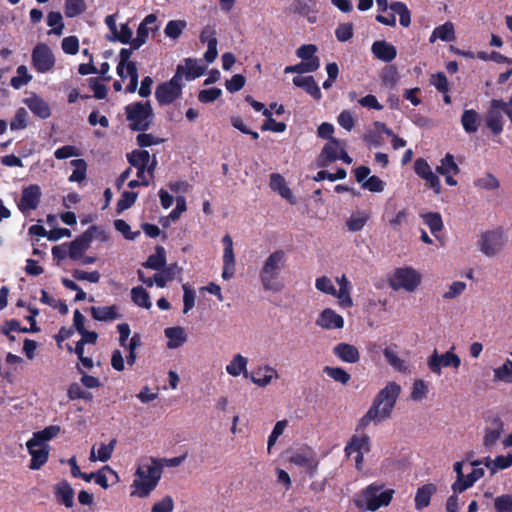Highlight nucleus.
I'll return each instance as SVG.
<instances>
[{
  "label": "nucleus",
  "instance_id": "obj_49",
  "mask_svg": "<svg viewBox=\"0 0 512 512\" xmlns=\"http://www.w3.org/2000/svg\"><path fill=\"white\" fill-rule=\"evenodd\" d=\"M436 171L442 176L446 174H458L459 167L456 164L453 155L448 153L441 160V163L439 166H437Z\"/></svg>",
  "mask_w": 512,
  "mask_h": 512
},
{
  "label": "nucleus",
  "instance_id": "obj_21",
  "mask_svg": "<svg viewBox=\"0 0 512 512\" xmlns=\"http://www.w3.org/2000/svg\"><path fill=\"white\" fill-rule=\"evenodd\" d=\"M315 324L325 330L342 329L344 327V318L331 308L322 310Z\"/></svg>",
  "mask_w": 512,
  "mask_h": 512
},
{
  "label": "nucleus",
  "instance_id": "obj_62",
  "mask_svg": "<svg viewBox=\"0 0 512 512\" xmlns=\"http://www.w3.org/2000/svg\"><path fill=\"white\" fill-rule=\"evenodd\" d=\"M475 186L484 190H496L499 181L492 174H486L475 181Z\"/></svg>",
  "mask_w": 512,
  "mask_h": 512
},
{
  "label": "nucleus",
  "instance_id": "obj_47",
  "mask_svg": "<svg viewBox=\"0 0 512 512\" xmlns=\"http://www.w3.org/2000/svg\"><path fill=\"white\" fill-rule=\"evenodd\" d=\"M467 288V284L463 281H454L450 283L442 294L445 301H450L461 296Z\"/></svg>",
  "mask_w": 512,
  "mask_h": 512
},
{
  "label": "nucleus",
  "instance_id": "obj_2",
  "mask_svg": "<svg viewBox=\"0 0 512 512\" xmlns=\"http://www.w3.org/2000/svg\"><path fill=\"white\" fill-rule=\"evenodd\" d=\"M163 469L161 460L150 458L140 463L130 486V496L147 498L157 487Z\"/></svg>",
  "mask_w": 512,
  "mask_h": 512
},
{
  "label": "nucleus",
  "instance_id": "obj_46",
  "mask_svg": "<svg viewBox=\"0 0 512 512\" xmlns=\"http://www.w3.org/2000/svg\"><path fill=\"white\" fill-rule=\"evenodd\" d=\"M323 372L335 382L341 383L342 385H346L351 379L350 374L341 367L325 366Z\"/></svg>",
  "mask_w": 512,
  "mask_h": 512
},
{
  "label": "nucleus",
  "instance_id": "obj_28",
  "mask_svg": "<svg viewBox=\"0 0 512 512\" xmlns=\"http://www.w3.org/2000/svg\"><path fill=\"white\" fill-rule=\"evenodd\" d=\"M371 218V213L367 210H353L345 220V226L349 232L361 231Z\"/></svg>",
  "mask_w": 512,
  "mask_h": 512
},
{
  "label": "nucleus",
  "instance_id": "obj_16",
  "mask_svg": "<svg viewBox=\"0 0 512 512\" xmlns=\"http://www.w3.org/2000/svg\"><path fill=\"white\" fill-rule=\"evenodd\" d=\"M289 462L304 468L306 471L313 473L318 465L315 452L308 447L294 450L290 453Z\"/></svg>",
  "mask_w": 512,
  "mask_h": 512
},
{
  "label": "nucleus",
  "instance_id": "obj_4",
  "mask_svg": "<svg viewBox=\"0 0 512 512\" xmlns=\"http://www.w3.org/2000/svg\"><path fill=\"white\" fill-rule=\"evenodd\" d=\"M395 490L382 483H372L355 494L354 505L362 512H375L390 505Z\"/></svg>",
  "mask_w": 512,
  "mask_h": 512
},
{
  "label": "nucleus",
  "instance_id": "obj_29",
  "mask_svg": "<svg viewBox=\"0 0 512 512\" xmlns=\"http://www.w3.org/2000/svg\"><path fill=\"white\" fill-rule=\"evenodd\" d=\"M247 366L248 358L240 353H236L225 366V370L226 373L231 377H238L243 375L245 378H248L249 372Z\"/></svg>",
  "mask_w": 512,
  "mask_h": 512
},
{
  "label": "nucleus",
  "instance_id": "obj_24",
  "mask_svg": "<svg viewBox=\"0 0 512 512\" xmlns=\"http://www.w3.org/2000/svg\"><path fill=\"white\" fill-rule=\"evenodd\" d=\"M483 464L490 470L492 475L496 474L499 470H504L512 466V453L506 455H498L494 459L486 457L483 460H475L471 465Z\"/></svg>",
  "mask_w": 512,
  "mask_h": 512
},
{
  "label": "nucleus",
  "instance_id": "obj_36",
  "mask_svg": "<svg viewBox=\"0 0 512 512\" xmlns=\"http://www.w3.org/2000/svg\"><path fill=\"white\" fill-rule=\"evenodd\" d=\"M472 466L474 467L473 470L471 471V473H469L468 475H466L464 477L463 482L456 481L452 485V489L454 490V492H463L464 490L473 486V484L476 481H478L479 479H481L484 476V473H485L484 469L479 467L480 465H472Z\"/></svg>",
  "mask_w": 512,
  "mask_h": 512
},
{
  "label": "nucleus",
  "instance_id": "obj_60",
  "mask_svg": "<svg viewBox=\"0 0 512 512\" xmlns=\"http://www.w3.org/2000/svg\"><path fill=\"white\" fill-rule=\"evenodd\" d=\"M287 420H281L276 422L271 434L268 437L267 441V449L270 452L271 448L275 445L278 438L283 434L285 428L287 427Z\"/></svg>",
  "mask_w": 512,
  "mask_h": 512
},
{
  "label": "nucleus",
  "instance_id": "obj_56",
  "mask_svg": "<svg viewBox=\"0 0 512 512\" xmlns=\"http://www.w3.org/2000/svg\"><path fill=\"white\" fill-rule=\"evenodd\" d=\"M47 24L52 27L50 34L61 35L63 32L64 24L62 15L59 12H50L47 16Z\"/></svg>",
  "mask_w": 512,
  "mask_h": 512
},
{
  "label": "nucleus",
  "instance_id": "obj_8",
  "mask_svg": "<svg viewBox=\"0 0 512 512\" xmlns=\"http://www.w3.org/2000/svg\"><path fill=\"white\" fill-rule=\"evenodd\" d=\"M461 365L460 357L455 353V347H451L444 353L434 350L428 357L427 366L436 375H441L443 368L458 370Z\"/></svg>",
  "mask_w": 512,
  "mask_h": 512
},
{
  "label": "nucleus",
  "instance_id": "obj_57",
  "mask_svg": "<svg viewBox=\"0 0 512 512\" xmlns=\"http://www.w3.org/2000/svg\"><path fill=\"white\" fill-rule=\"evenodd\" d=\"M185 27H186L185 21L171 20L167 23L164 32L167 37L176 39L181 35V33Z\"/></svg>",
  "mask_w": 512,
  "mask_h": 512
},
{
  "label": "nucleus",
  "instance_id": "obj_27",
  "mask_svg": "<svg viewBox=\"0 0 512 512\" xmlns=\"http://www.w3.org/2000/svg\"><path fill=\"white\" fill-rule=\"evenodd\" d=\"M164 335L167 339L166 346L169 349H178L188 340L185 328L181 326L167 327L164 329Z\"/></svg>",
  "mask_w": 512,
  "mask_h": 512
},
{
  "label": "nucleus",
  "instance_id": "obj_32",
  "mask_svg": "<svg viewBox=\"0 0 512 512\" xmlns=\"http://www.w3.org/2000/svg\"><path fill=\"white\" fill-rule=\"evenodd\" d=\"M24 103L33 114L41 119H47L51 116L49 104L40 96L33 94L24 100Z\"/></svg>",
  "mask_w": 512,
  "mask_h": 512
},
{
  "label": "nucleus",
  "instance_id": "obj_61",
  "mask_svg": "<svg viewBox=\"0 0 512 512\" xmlns=\"http://www.w3.org/2000/svg\"><path fill=\"white\" fill-rule=\"evenodd\" d=\"M315 287L318 291H320L322 293H325L328 295L336 294V288H335L332 280L330 278H328L327 276H321V277L316 278Z\"/></svg>",
  "mask_w": 512,
  "mask_h": 512
},
{
  "label": "nucleus",
  "instance_id": "obj_26",
  "mask_svg": "<svg viewBox=\"0 0 512 512\" xmlns=\"http://www.w3.org/2000/svg\"><path fill=\"white\" fill-rule=\"evenodd\" d=\"M333 354L342 362L354 364L360 360V352L358 348L349 343H338L333 349Z\"/></svg>",
  "mask_w": 512,
  "mask_h": 512
},
{
  "label": "nucleus",
  "instance_id": "obj_23",
  "mask_svg": "<svg viewBox=\"0 0 512 512\" xmlns=\"http://www.w3.org/2000/svg\"><path fill=\"white\" fill-rule=\"evenodd\" d=\"M41 195V189L38 185L32 184L25 187L22 191V197L18 204L19 209L22 212L35 210L39 205Z\"/></svg>",
  "mask_w": 512,
  "mask_h": 512
},
{
  "label": "nucleus",
  "instance_id": "obj_40",
  "mask_svg": "<svg viewBox=\"0 0 512 512\" xmlns=\"http://www.w3.org/2000/svg\"><path fill=\"white\" fill-rule=\"evenodd\" d=\"M384 357L389 365L399 372H406L408 369L405 360L401 359L397 353L396 346L386 347L383 351Z\"/></svg>",
  "mask_w": 512,
  "mask_h": 512
},
{
  "label": "nucleus",
  "instance_id": "obj_63",
  "mask_svg": "<svg viewBox=\"0 0 512 512\" xmlns=\"http://www.w3.org/2000/svg\"><path fill=\"white\" fill-rule=\"evenodd\" d=\"M494 506L497 512H512V496L505 494L497 497Z\"/></svg>",
  "mask_w": 512,
  "mask_h": 512
},
{
  "label": "nucleus",
  "instance_id": "obj_51",
  "mask_svg": "<svg viewBox=\"0 0 512 512\" xmlns=\"http://www.w3.org/2000/svg\"><path fill=\"white\" fill-rule=\"evenodd\" d=\"M74 167L72 174L69 176L70 182H81L86 177L87 165L83 159H75L70 162Z\"/></svg>",
  "mask_w": 512,
  "mask_h": 512
},
{
  "label": "nucleus",
  "instance_id": "obj_44",
  "mask_svg": "<svg viewBox=\"0 0 512 512\" xmlns=\"http://www.w3.org/2000/svg\"><path fill=\"white\" fill-rule=\"evenodd\" d=\"M132 301L139 307L150 309L152 302L149 293L141 286L132 288L131 290Z\"/></svg>",
  "mask_w": 512,
  "mask_h": 512
},
{
  "label": "nucleus",
  "instance_id": "obj_50",
  "mask_svg": "<svg viewBox=\"0 0 512 512\" xmlns=\"http://www.w3.org/2000/svg\"><path fill=\"white\" fill-rule=\"evenodd\" d=\"M494 379L506 383H512V360H506L501 366L493 370Z\"/></svg>",
  "mask_w": 512,
  "mask_h": 512
},
{
  "label": "nucleus",
  "instance_id": "obj_42",
  "mask_svg": "<svg viewBox=\"0 0 512 512\" xmlns=\"http://www.w3.org/2000/svg\"><path fill=\"white\" fill-rule=\"evenodd\" d=\"M503 431V424L499 421L493 426L486 428L483 437V445L488 449L492 448L500 439Z\"/></svg>",
  "mask_w": 512,
  "mask_h": 512
},
{
  "label": "nucleus",
  "instance_id": "obj_22",
  "mask_svg": "<svg viewBox=\"0 0 512 512\" xmlns=\"http://www.w3.org/2000/svg\"><path fill=\"white\" fill-rule=\"evenodd\" d=\"M206 67L201 64L200 60L187 58L183 64H179L176 68V74L183 80L190 81L200 77L205 72Z\"/></svg>",
  "mask_w": 512,
  "mask_h": 512
},
{
  "label": "nucleus",
  "instance_id": "obj_37",
  "mask_svg": "<svg viewBox=\"0 0 512 512\" xmlns=\"http://www.w3.org/2000/svg\"><path fill=\"white\" fill-rule=\"evenodd\" d=\"M92 317L97 321H113L121 317L116 305L91 307Z\"/></svg>",
  "mask_w": 512,
  "mask_h": 512
},
{
  "label": "nucleus",
  "instance_id": "obj_34",
  "mask_svg": "<svg viewBox=\"0 0 512 512\" xmlns=\"http://www.w3.org/2000/svg\"><path fill=\"white\" fill-rule=\"evenodd\" d=\"M293 84L303 88L311 97L321 99V90L312 76H297L293 78Z\"/></svg>",
  "mask_w": 512,
  "mask_h": 512
},
{
  "label": "nucleus",
  "instance_id": "obj_12",
  "mask_svg": "<svg viewBox=\"0 0 512 512\" xmlns=\"http://www.w3.org/2000/svg\"><path fill=\"white\" fill-rule=\"evenodd\" d=\"M505 240L501 230L486 231L480 235L479 250L487 257L496 256L504 247Z\"/></svg>",
  "mask_w": 512,
  "mask_h": 512
},
{
  "label": "nucleus",
  "instance_id": "obj_5",
  "mask_svg": "<svg viewBox=\"0 0 512 512\" xmlns=\"http://www.w3.org/2000/svg\"><path fill=\"white\" fill-rule=\"evenodd\" d=\"M286 261L287 256L283 250L272 252L264 260L259 272V278L265 291L280 292L283 289L279 275L285 267Z\"/></svg>",
  "mask_w": 512,
  "mask_h": 512
},
{
  "label": "nucleus",
  "instance_id": "obj_52",
  "mask_svg": "<svg viewBox=\"0 0 512 512\" xmlns=\"http://www.w3.org/2000/svg\"><path fill=\"white\" fill-rule=\"evenodd\" d=\"M264 116L267 118L262 124L261 129L263 131H272L276 133H282L286 130V124L283 122H277L272 118L270 110H264Z\"/></svg>",
  "mask_w": 512,
  "mask_h": 512
},
{
  "label": "nucleus",
  "instance_id": "obj_54",
  "mask_svg": "<svg viewBox=\"0 0 512 512\" xmlns=\"http://www.w3.org/2000/svg\"><path fill=\"white\" fill-rule=\"evenodd\" d=\"M86 9L84 0H66L65 2V15L69 18L76 17L83 13Z\"/></svg>",
  "mask_w": 512,
  "mask_h": 512
},
{
  "label": "nucleus",
  "instance_id": "obj_43",
  "mask_svg": "<svg viewBox=\"0 0 512 512\" xmlns=\"http://www.w3.org/2000/svg\"><path fill=\"white\" fill-rule=\"evenodd\" d=\"M89 246L88 241L83 237H78L68 245V255L73 260H79Z\"/></svg>",
  "mask_w": 512,
  "mask_h": 512
},
{
  "label": "nucleus",
  "instance_id": "obj_11",
  "mask_svg": "<svg viewBox=\"0 0 512 512\" xmlns=\"http://www.w3.org/2000/svg\"><path fill=\"white\" fill-rule=\"evenodd\" d=\"M31 61L34 69L39 73L52 71L56 62L51 48L45 43H39L34 47Z\"/></svg>",
  "mask_w": 512,
  "mask_h": 512
},
{
  "label": "nucleus",
  "instance_id": "obj_6",
  "mask_svg": "<svg viewBox=\"0 0 512 512\" xmlns=\"http://www.w3.org/2000/svg\"><path fill=\"white\" fill-rule=\"evenodd\" d=\"M422 274L412 266H401L392 271L388 277V284L394 291L403 290L414 293L422 283Z\"/></svg>",
  "mask_w": 512,
  "mask_h": 512
},
{
  "label": "nucleus",
  "instance_id": "obj_7",
  "mask_svg": "<svg viewBox=\"0 0 512 512\" xmlns=\"http://www.w3.org/2000/svg\"><path fill=\"white\" fill-rule=\"evenodd\" d=\"M129 126L133 130H146L153 118L152 107L149 102H136L125 107Z\"/></svg>",
  "mask_w": 512,
  "mask_h": 512
},
{
  "label": "nucleus",
  "instance_id": "obj_17",
  "mask_svg": "<svg viewBox=\"0 0 512 512\" xmlns=\"http://www.w3.org/2000/svg\"><path fill=\"white\" fill-rule=\"evenodd\" d=\"M223 245V270H222V278L224 280H230L235 274V253L233 249V239L229 234H226L222 238Z\"/></svg>",
  "mask_w": 512,
  "mask_h": 512
},
{
  "label": "nucleus",
  "instance_id": "obj_20",
  "mask_svg": "<svg viewBox=\"0 0 512 512\" xmlns=\"http://www.w3.org/2000/svg\"><path fill=\"white\" fill-rule=\"evenodd\" d=\"M157 17L155 14L147 15L140 23L136 37L131 41V48L136 50L144 45L148 39L150 31L158 29L156 25Z\"/></svg>",
  "mask_w": 512,
  "mask_h": 512
},
{
  "label": "nucleus",
  "instance_id": "obj_13",
  "mask_svg": "<svg viewBox=\"0 0 512 512\" xmlns=\"http://www.w3.org/2000/svg\"><path fill=\"white\" fill-rule=\"evenodd\" d=\"M370 451V438L365 435H354L345 447L348 457H354L355 466L358 470L362 468L364 454Z\"/></svg>",
  "mask_w": 512,
  "mask_h": 512
},
{
  "label": "nucleus",
  "instance_id": "obj_41",
  "mask_svg": "<svg viewBox=\"0 0 512 512\" xmlns=\"http://www.w3.org/2000/svg\"><path fill=\"white\" fill-rule=\"evenodd\" d=\"M461 124L466 133H475L480 124V115L473 109L465 110L461 117Z\"/></svg>",
  "mask_w": 512,
  "mask_h": 512
},
{
  "label": "nucleus",
  "instance_id": "obj_9",
  "mask_svg": "<svg viewBox=\"0 0 512 512\" xmlns=\"http://www.w3.org/2000/svg\"><path fill=\"white\" fill-rule=\"evenodd\" d=\"M183 80L176 73L174 76L156 87L155 98L160 105H169L181 98Z\"/></svg>",
  "mask_w": 512,
  "mask_h": 512
},
{
  "label": "nucleus",
  "instance_id": "obj_59",
  "mask_svg": "<svg viewBox=\"0 0 512 512\" xmlns=\"http://www.w3.org/2000/svg\"><path fill=\"white\" fill-rule=\"evenodd\" d=\"M138 194L133 191H124L117 202V211L119 213L130 208L136 201Z\"/></svg>",
  "mask_w": 512,
  "mask_h": 512
},
{
  "label": "nucleus",
  "instance_id": "obj_1",
  "mask_svg": "<svg viewBox=\"0 0 512 512\" xmlns=\"http://www.w3.org/2000/svg\"><path fill=\"white\" fill-rule=\"evenodd\" d=\"M401 386L394 381L388 382L375 396L371 407L360 420V426L370 423L380 424L389 419L400 395Z\"/></svg>",
  "mask_w": 512,
  "mask_h": 512
},
{
  "label": "nucleus",
  "instance_id": "obj_45",
  "mask_svg": "<svg viewBox=\"0 0 512 512\" xmlns=\"http://www.w3.org/2000/svg\"><path fill=\"white\" fill-rule=\"evenodd\" d=\"M166 263V253L162 246L156 247L154 254L147 259L145 266L153 270H160Z\"/></svg>",
  "mask_w": 512,
  "mask_h": 512
},
{
  "label": "nucleus",
  "instance_id": "obj_3",
  "mask_svg": "<svg viewBox=\"0 0 512 512\" xmlns=\"http://www.w3.org/2000/svg\"><path fill=\"white\" fill-rule=\"evenodd\" d=\"M61 431L59 425H49L32 434V437L26 442V448L31 456L29 464L31 470H39L48 461L50 453L48 442L57 438Z\"/></svg>",
  "mask_w": 512,
  "mask_h": 512
},
{
  "label": "nucleus",
  "instance_id": "obj_35",
  "mask_svg": "<svg viewBox=\"0 0 512 512\" xmlns=\"http://www.w3.org/2000/svg\"><path fill=\"white\" fill-rule=\"evenodd\" d=\"M436 492V486L434 484H425L419 487L415 494V509L422 510L429 506L431 497Z\"/></svg>",
  "mask_w": 512,
  "mask_h": 512
},
{
  "label": "nucleus",
  "instance_id": "obj_15",
  "mask_svg": "<svg viewBox=\"0 0 512 512\" xmlns=\"http://www.w3.org/2000/svg\"><path fill=\"white\" fill-rule=\"evenodd\" d=\"M279 377V373L275 367L269 364H263L257 366L251 373H249L248 378L256 386L265 388L273 381L278 380Z\"/></svg>",
  "mask_w": 512,
  "mask_h": 512
},
{
  "label": "nucleus",
  "instance_id": "obj_39",
  "mask_svg": "<svg viewBox=\"0 0 512 512\" xmlns=\"http://www.w3.org/2000/svg\"><path fill=\"white\" fill-rule=\"evenodd\" d=\"M438 39L445 42H450L455 39V30L453 23L446 22L433 30L429 38V42L434 43Z\"/></svg>",
  "mask_w": 512,
  "mask_h": 512
},
{
  "label": "nucleus",
  "instance_id": "obj_58",
  "mask_svg": "<svg viewBox=\"0 0 512 512\" xmlns=\"http://www.w3.org/2000/svg\"><path fill=\"white\" fill-rule=\"evenodd\" d=\"M110 39L113 41H119L123 44L131 45V41L134 39L133 32L128 24L125 23L120 26V29L117 30V33H115L114 36H111Z\"/></svg>",
  "mask_w": 512,
  "mask_h": 512
},
{
  "label": "nucleus",
  "instance_id": "obj_30",
  "mask_svg": "<svg viewBox=\"0 0 512 512\" xmlns=\"http://www.w3.org/2000/svg\"><path fill=\"white\" fill-rule=\"evenodd\" d=\"M54 495L60 504L67 508H72L74 505V490L72 486L65 480L58 482L53 487Z\"/></svg>",
  "mask_w": 512,
  "mask_h": 512
},
{
  "label": "nucleus",
  "instance_id": "obj_33",
  "mask_svg": "<svg viewBox=\"0 0 512 512\" xmlns=\"http://www.w3.org/2000/svg\"><path fill=\"white\" fill-rule=\"evenodd\" d=\"M269 185L270 188L277 192L282 198L292 204L295 203V198L282 175L278 173L271 174Z\"/></svg>",
  "mask_w": 512,
  "mask_h": 512
},
{
  "label": "nucleus",
  "instance_id": "obj_64",
  "mask_svg": "<svg viewBox=\"0 0 512 512\" xmlns=\"http://www.w3.org/2000/svg\"><path fill=\"white\" fill-rule=\"evenodd\" d=\"M174 509V501L171 496H165L160 501L156 502L151 509V512H172Z\"/></svg>",
  "mask_w": 512,
  "mask_h": 512
},
{
  "label": "nucleus",
  "instance_id": "obj_10",
  "mask_svg": "<svg viewBox=\"0 0 512 512\" xmlns=\"http://www.w3.org/2000/svg\"><path fill=\"white\" fill-rule=\"evenodd\" d=\"M131 52L128 49L120 51V61L117 65V74L122 79H129L126 87L128 93H134L138 87V70L135 62L130 61Z\"/></svg>",
  "mask_w": 512,
  "mask_h": 512
},
{
  "label": "nucleus",
  "instance_id": "obj_38",
  "mask_svg": "<svg viewBox=\"0 0 512 512\" xmlns=\"http://www.w3.org/2000/svg\"><path fill=\"white\" fill-rule=\"evenodd\" d=\"M115 445H116V440L112 439L108 444L102 443L97 450L95 449V446H93L91 449V452H90L89 460L91 462H96V461L106 462V461H108L112 456Z\"/></svg>",
  "mask_w": 512,
  "mask_h": 512
},
{
  "label": "nucleus",
  "instance_id": "obj_14",
  "mask_svg": "<svg viewBox=\"0 0 512 512\" xmlns=\"http://www.w3.org/2000/svg\"><path fill=\"white\" fill-rule=\"evenodd\" d=\"M506 106L507 104L504 101L493 99L485 114L486 126L495 135H498L503 131V110H506Z\"/></svg>",
  "mask_w": 512,
  "mask_h": 512
},
{
  "label": "nucleus",
  "instance_id": "obj_25",
  "mask_svg": "<svg viewBox=\"0 0 512 512\" xmlns=\"http://www.w3.org/2000/svg\"><path fill=\"white\" fill-rule=\"evenodd\" d=\"M342 149L343 147L341 146L340 142L335 138H331V140L325 144L319 155L317 162L318 166L325 167L330 163L338 160Z\"/></svg>",
  "mask_w": 512,
  "mask_h": 512
},
{
  "label": "nucleus",
  "instance_id": "obj_55",
  "mask_svg": "<svg viewBox=\"0 0 512 512\" xmlns=\"http://www.w3.org/2000/svg\"><path fill=\"white\" fill-rule=\"evenodd\" d=\"M390 9L394 15L398 14L400 17V24L404 27H408L411 22L410 12L405 4L402 2H394L390 5Z\"/></svg>",
  "mask_w": 512,
  "mask_h": 512
},
{
  "label": "nucleus",
  "instance_id": "obj_53",
  "mask_svg": "<svg viewBox=\"0 0 512 512\" xmlns=\"http://www.w3.org/2000/svg\"><path fill=\"white\" fill-rule=\"evenodd\" d=\"M424 223L429 227L431 233L435 234L442 230L443 222L439 213H426L422 215Z\"/></svg>",
  "mask_w": 512,
  "mask_h": 512
},
{
  "label": "nucleus",
  "instance_id": "obj_48",
  "mask_svg": "<svg viewBox=\"0 0 512 512\" xmlns=\"http://www.w3.org/2000/svg\"><path fill=\"white\" fill-rule=\"evenodd\" d=\"M32 80V75L29 73L25 65L17 67L16 76L11 79V86L15 89H20L27 85Z\"/></svg>",
  "mask_w": 512,
  "mask_h": 512
},
{
  "label": "nucleus",
  "instance_id": "obj_19",
  "mask_svg": "<svg viewBox=\"0 0 512 512\" xmlns=\"http://www.w3.org/2000/svg\"><path fill=\"white\" fill-rule=\"evenodd\" d=\"M149 160L150 154L146 150H134L128 155L129 163L137 169V177L141 179V184L144 186H148L150 183L146 177Z\"/></svg>",
  "mask_w": 512,
  "mask_h": 512
},
{
  "label": "nucleus",
  "instance_id": "obj_31",
  "mask_svg": "<svg viewBox=\"0 0 512 512\" xmlns=\"http://www.w3.org/2000/svg\"><path fill=\"white\" fill-rule=\"evenodd\" d=\"M371 51L377 59L383 62H391L397 55L396 47L385 40L375 41L372 44Z\"/></svg>",
  "mask_w": 512,
  "mask_h": 512
},
{
  "label": "nucleus",
  "instance_id": "obj_18",
  "mask_svg": "<svg viewBox=\"0 0 512 512\" xmlns=\"http://www.w3.org/2000/svg\"><path fill=\"white\" fill-rule=\"evenodd\" d=\"M415 173L422 178L426 185L433 189L435 194L441 193L440 179L436 173H434L425 159L418 158L414 163Z\"/></svg>",
  "mask_w": 512,
  "mask_h": 512
}]
</instances>
